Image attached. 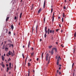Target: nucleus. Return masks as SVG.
<instances>
[{
    "label": "nucleus",
    "mask_w": 76,
    "mask_h": 76,
    "mask_svg": "<svg viewBox=\"0 0 76 76\" xmlns=\"http://www.w3.org/2000/svg\"><path fill=\"white\" fill-rule=\"evenodd\" d=\"M30 45V41H29L28 45V48H29V45Z\"/></svg>",
    "instance_id": "dca6fc26"
},
{
    "label": "nucleus",
    "mask_w": 76,
    "mask_h": 76,
    "mask_svg": "<svg viewBox=\"0 0 76 76\" xmlns=\"http://www.w3.org/2000/svg\"><path fill=\"white\" fill-rule=\"evenodd\" d=\"M50 34L52 33L53 34H54V30H50Z\"/></svg>",
    "instance_id": "f03ea898"
},
{
    "label": "nucleus",
    "mask_w": 76,
    "mask_h": 76,
    "mask_svg": "<svg viewBox=\"0 0 76 76\" xmlns=\"http://www.w3.org/2000/svg\"><path fill=\"white\" fill-rule=\"evenodd\" d=\"M36 60H37V61H38L39 60V58H37Z\"/></svg>",
    "instance_id": "4c0bfd02"
},
{
    "label": "nucleus",
    "mask_w": 76,
    "mask_h": 76,
    "mask_svg": "<svg viewBox=\"0 0 76 76\" xmlns=\"http://www.w3.org/2000/svg\"><path fill=\"white\" fill-rule=\"evenodd\" d=\"M34 7V4H32V6H31V10H32V9H33V7Z\"/></svg>",
    "instance_id": "a211bd4d"
},
{
    "label": "nucleus",
    "mask_w": 76,
    "mask_h": 76,
    "mask_svg": "<svg viewBox=\"0 0 76 76\" xmlns=\"http://www.w3.org/2000/svg\"><path fill=\"white\" fill-rule=\"evenodd\" d=\"M28 58V57H26V60H25V62H26V61L27 60V59Z\"/></svg>",
    "instance_id": "a878e982"
},
{
    "label": "nucleus",
    "mask_w": 76,
    "mask_h": 76,
    "mask_svg": "<svg viewBox=\"0 0 76 76\" xmlns=\"http://www.w3.org/2000/svg\"><path fill=\"white\" fill-rule=\"evenodd\" d=\"M65 16V15H64V13H63V17H64Z\"/></svg>",
    "instance_id": "72a5a7b5"
},
{
    "label": "nucleus",
    "mask_w": 76,
    "mask_h": 76,
    "mask_svg": "<svg viewBox=\"0 0 76 76\" xmlns=\"http://www.w3.org/2000/svg\"><path fill=\"white\" fill-rule=\"evenodd\" d=\"M52 18H53L52 21H53V22L54 21V17L53 16L52 17Z\"/></svg>",
    "instance_id": "412c9836"
},
{
    "label": "nucleus",
    "mask_w": 76,
    "mask_h": 76,
    "mask_svg": "<svg viewBox=\"0 0 76 76\" xmlns=\"http://www.w3.org/2000/svg\"><path fill=\"white\" fill-rule=\"evenodd\" d=\"M34 30V27H32V32H33V31Z\"/></svg>",
    "instance_id": "49530a36"
},
{
    "label": "nucleus",
    "mask_w": 76,
    "mask_h": 76,
    "mask_svg": "<svg viewBox=\"0 0 76 76\" xmlns=\"http://www.w3.org/2000/svg\"><path fill=\"white\" fill-rule=\"evenodd\" d=\"M61 47H64V46H63V44L61 45Z\"/></svg>",
    "instance_id": "09e8293b"
},
{
    "label": "nucleus",
    "mask_w": 76,
    "mask_h": 76,
    "mask_svg": "<svg viewBox=\"0 0 76 76\" xmlns=\"http://www.w3.org/2000/svg\"><path fill=\"white\" fill-rule=\"evenodd\" d=\"M62 22H64V20H63V18H62Z\"/></svg>",
    "instance_id": "c85d7f7f"
},
{
    "label": "nucleus",
    "mask_w": 76,
    "mask_h": 76,
    "mask_svg": "<svg viewBox=\"0 0 76 76\" xmlns=\"http://www.w3.org/2000/svg\"><path fill=\"white\" fill-rule=\"evenodd\" d=\"M44 55V53H42V56H43V55Z\"/></svg>",
    "instance_id": "a18cd8bd"
},
{
    "label": "nucleus",
    "mask_w": 76,
    "mask_h": 76,
    "mask_svg": "<svg viewBox=\"0 0 76 76\" xmlns=\"http://www.w3.org/2000/svg\"><path fill=\"white\" fill-rule=\"evenodd\" d=\"M52 47V46H51V45L49 46V48H51Z\"/></svg>",
    "instance_id": "393cba45"
},
{
    "label": "nucleus",
    "mask_w": 76,
    "mask_h": 76,
    "mask_svg": "<svg viewBox=\"0 0 76 76\" xmlns=\"http://www.w3.org/2000/svg\"><path fill=\"white\" fill-rule=\"evenodd\" d=\"M2 49H3V50H4V45L3 46V48H2Z\"/></svg>",
    "instance_id": "ea45409f"
},
{
    "label": "nucleus",
    "mask_w": 76,
    "mask_h": 76,
    "mask_svg": "<svg viewBox=\"0 0 76 76\" xmlns=\"http://www.w3.org/2000/svg\"><path fill=\"white\" fill-rule=\"evenodd\" d=\"M74 37H76V32H75L74 34Z\"/></svg>",
    "instance_id": "c756f323"
},
{
    "label": "nucleus",
    "mask_w": 76,
    "mask_h": 76,
    "mask_svg": "<svg viewBox=\"0 0 76 76\" xmlns=\"http://www.w3.org/2000/svg\"><path fill=\"white\" fill-rule=\"evenodd\" d=\"M17 18V17H16V16H15V17L14 19H15V20Z\"/></svg>",
    "instance_id": "a19ab883"
},
{
    "label": "nucleus",
    "mask_w": 76,
    "mask_h": 76,
    "mask_svg": "<svg viewBox=\"0 0 76 76\" xmlns=\"http://www.w3.org/2000/svg\"><path fill=\"white\" fill-rule=\"evenodd\" d=\"M74 63H73L72 64V68H73V66H74Z\"/></svg>",
    "instance_id": "bb28decb"
},
{
    "label": "nucleus",
    "mask_w": 76,
    "mask_h": 76,
    "mask_svg": "<svg viewBox=\"0 0 76 76\" xmlns=\"http://www.w3.org/2000/svg\"><path fill=\"white\" fill-rule=\"evenodd\" d=\"M11 65H12V64L10 62L9 64V68H10V69H11Z\"/></svg>",
    "instance_id": "0eeeda50"
},
{
    "label": "nucleus",
    "mask_w": 76,
    "mask_h": 76,
    "mask_svg": "<svg viewBox=\"0 0 76 76\" xmlns=\"http://www.w3.org/2000/svg\"><path fill=\"white\" fill-rule=\"evenodd\" d=\"M60 58V56H59L58 57V59H59V58Z\"/></svg>",
    "instance_id": "052dcab7"
},
{
    "label": "nucleus",
    "mask_w": 76,
    "mask_h": 76,
    "mask_svg": "<svg viewBox=\"0 0 76 76\" xmlns=\"http://www.w3.org/2000/svg\"><path fill=\"white\" fill-rule=\"evenodd\" d=\"M59 75H61V72H59Z\"/></svg>",
    "instance_id": "338daca9"
},
{
    "label": "nucleus",
    "mask_w": 76,
    "mask_h": 76,
    "mask_svg": "<svg viewBox=\"0 0 76 76\" xmlns=\"http://www.w3.org/2000/svg\"><path fill=\"white\" fill-rule=\"evenodd\" d=\"M48 34H50V28H49L48 30Z\"/></svg>",
    "instance_id": "9d476101"
},
{
    "label": "nucleus",
    "mask_w": 76,
    "mask_h": 76,
    "mask_svg": "<svg viewBox=\"0 0 76 76\" xmlns=\"http://www.w3.org/2000/svg\"><path fill=\"white\" fill-rule=\"evenodd\" d=\"M11 44L10 45V46H9V47H11Z\"/></svg>",
    "instance_id": "4d7b16f0"
},
{
    "label": "nucleus",
    "mask_w": 76,
    "mask_h": 76,
    "mask_svg": "<svg viewBox=\"0 0 76 76\" xmlns=\"http://www.w3.org/2000/svg\"><path fill=\"white\" fill-rule=\"evenodd\" d=\"M53 8H51V13H52L53 12Z\"/></svg>",
    "instance_id": "c9c22d12"
},
{
    "label": "nucleus",
    "mask_w": 76,
    "mask_h": 76,
    "mask_svg": "<svg viewBox=\"0 0 76 76\" xmlns=\"http://www.w3.org/2000/svg\"><path fill=\"white\" fill-rule=\"evenodd\" d=\"M49 59H48V64H49V63H50V57H49Z\"/></svg>",
    "instance_id": "f8f14e48"
},
{
    "label": "nucleus",
    "mask_w": 76,
    "mask_h": 76,
    "mask_svg": "<svg viewBox=\"0 0 76 76\" xmlns=\"http://www.w3.org/2000/svg\"><path fill=\"white\" fill-rule=\"evenodd\" d=\"M7 70H9V67L7 68Z\"/></svg>",
    "instance_id": "37998d69"
},
{
    "label": "nucleus",
    "mask_w": 76,
    "mask_h": 76,
    "mask_svg": "<svg viewBox=\"0 0 76 76\" xmlns=\"http://www.w3.org/2000/svg\"><path fill=\"white\" fill-rule=\"evenodd\" d=\"M59 70H60V69H61V67H59Z\"/></svg>",
    "instance_id": "e2e57ef3"
},
{
    "label": "nucleus",
    "mask_w": 76,
    "mask_h": 76,
    "mask_svg": "<svg viewBox=\"0 0 76 76\" xmlns=\"http://www.w3.org/2000/svg\"><path fill=\"white\" fill-rule=\"evenodd\" d=\"M54 53V51L52 49L51 52V55H53V54Z\"/></svg>",
    "instance_id": "1a4fd4ad"
},
{
    "label": "nucleus",
    "mask_w": 76,
    "mask_h": 76,
    "mask_svg": "<svg viewBox=\"0 0 76 76\" xmlns=\"http://www.w3.org/2000/svg\"><path fill=\"white\" fill-rule=\"evenodd\" d=\"M49 56L48 53H47L46 54V61H48V57Z\"/></svg>",
    "instance_id": "7ed1b4c3"
},
{
    "label": "nucleus",
    "mask_w": 76,
    "mask_h": 76,
    "mask_svg": "<svg viewBox=\"0 0 76 76\" xmlns=\"http://www.w3.org/2000/svg\"><path fill=\"white\" fill-rule=\"evenodd\" d=\"M41 11V9L40 8L39 10L38 11V13H40Z\"/></svg>",
    "instance_id": "ddd939ff"
},
{
    "label": "nucleus",
    "mask_w": 76,
    "mask_h": 76,
    "mask_svg": "<svg viewBox=\"0 0 76 76\" xmlns=\"http://www.w3.org/2000/svg\"><path fill=\"white\" fill-rule=\"evenodd\" d=\"M55 50V51H56V52H57V49L56 48H53L52 49V50L53 51V50Z\"/></svg>",
    "instance_id": "6e6552de"
},
{
    "label": "nucleus",
    "mask_w": 76,
    "mask_h": 76,
    "mask_svg": "<svg viewBox=\"0 0 76 76\" xmlns=\"http://www.w3.org/2000/svg\"><path fill=\"white\" fill-rule=\"evenodd\" d=\"M11 46L12 47H13V45L12 44H11Z\"/></svg>",
    "instance_id": "8fccbe9b"
},
{
    "label": "nucleus",
    "mask_w": 76,
    "mask_h": 76,
    "mask_svg": "<svg viewBox=\"0 0 76 76\" xmlns=\"http://www.w3.org/2000/svg\"><path fill=\"white\" fill-rule=\"evenodd\" d=\"M1 57L2 61H4V57L3 56H1Z\"/></svg>",
    "instance_id": "39448f33"
},
{
    "label": "nucleus",
    "mask_w": 76,
    "mask_h": 76,
    "mask_svg": "<svg viewBox=\"0 0 76 76\" xmlns=\"http://www.w3.org/2000/svg\"><path fill=\"white\" fill-rule=\"evenodd\" d=\"M11 59H10V58H9V59L8 60V61H10Z\"/></svg>",
    "instance_id": "c03bdc74"
},
{
    "label": "nucleus",
    "mask_w": 76,
    "mask_h": 76,
    "mask_svg": "<svg viewBox=\"0 0 76 76\" xmlns=\"http://www.w3.org/2000/svg\"><path fill=\"white\" fill-rule=\"evenodd\" d=\"M48 64H46V66H47V67H48Z\"/></svg>",
    "instance_id": "69168bd1"
},
{
    "label": "nucleus",
    "mask_w": 76,
    "mask_h": 76,
    "mask_svg": "<svg viewBox=\"0 0 76 76\" xmlns=\"http://www.w3.org/2000/svg\"><path fill=\"white\" fill-rule=\"evenodd\" d=\"M54 12H53V16H54Z\"/></svg>",
    "instance_id": "bf43d9fd"
},
{
    "label": "nucleus",
    "mask_w": 76,
    "mask_h": 76,
    "mask_svg": "<svg viewBox=\"0 0 76 76\" xmlns=\"http://www.w3.org/2000/svg\"><path fill=\"white\" fill-rule=\"evenodd\" d=\"M37 28H38V25H37L36 27V30L37 31Z\"/></svg>",
    "instance_id": "473e14b6"
},
{
    "label": "nucleus",
    "mask_w": 76,
    "mask_h": 76,
    "mask_svg": "<svg viewBox=\"0 0 76 76\" xmlns=\"http://www.w3.org/2000/svg\"><path fill=\"white\" fill-rule=\"evenodd\" d=\"M0 64L1 66H2V67H3V68L4 67H5L4 65L3 64V62H2V64Z\"/></svg>",
    "instance_id": "20e7f679"
},
{
    "label": "nucleus",
    "mask_w": 76,
    "mask_h": 76,
    "mask_svg": "<svg viewBox=\"0 0 76 76\" xmlns=\"http://www.w3.org/2000/svg\"><path fill=\"white\" fill-rule=\"evenodd\" d=\"M75 49H74L73 51V53L75 54Z\"/></svg>",
    "instance_id": "2f4dec72"
},
{
    "label": "nucleus",
    "mask_w": 76,
    "mask_h": 76,
    "mask_svg": "<svg viewBox=\"0 0 76 76\" xmlns=\"http://www.w3.org/2000/svg\"><path fill=\"white\" fill-rule=\"evenodd\" d=\"M45 34L44 35V37L45 38H46V36L47 35L46 34L48 33V31H47V27H45Z\"/></svg>",
    "instance_id": "f257e3e1"
},
{
    "label": "nucleus",
    "mask_w": 76,
    "mask_h": 76,
    "mask_svg": "<svg viewBox=\"0 0 76 76\" xmlns=\"http://www.w3.org/2000/svg\"><path fill=\"white\" fill-rule=\"evenodd\" d=\"M22 56L23 58H25V56H24V55L23 54V53L22 54Z\"/></svg>",
    "instance_id": "b1692460"
},
{
    "label": "nucleus",
    "mask_w": 76,
    "mask_h": 76,
    "mask_svg": "<svg viewBox=\"0 0 76 76\" xmlns=\"http://www.w3.org/2000/svg\"><path fill=\"white\" fill-rule=\"evenodd\" d=\"M8 54L9 55H11V52H10V51H9V52L8 53Z\"/></svg>",
    "instance_id": "5701e85b"
},
{
    "label": "nucleus",
    "mask_w": 76,
    "mask_h": 76,
    "mask_svg": "<svg viewBox=\"0 0 76 76\" xmlns=\"http://www.w3.org/2000/svg\"><path fill=\"white\" fill-rule=\"evenodd\" d=\"M11 56L12 57H13V56H15V54L14 53H12V52H11Z\"/></svg>",
    "instance_id": "2eb2a0df"
},
{
    "label": "nucleus",
    "mask_w": 76,
    "mask_h": 76,
    "mask_svg": "<svg viewBox=\"0 0 76 76\" xmlns=\"http://www.w3.org/2000/svg\"><path fill=\"white\" fill-rule=\"evenodd\" d=\"M7 56L8 57H9V55L8 54H7Z\"/></svg>",
    "instance_id": "13d9d810"
},
{
    "label": "nucleus",
    "mask_w": 76,
    "mask_h": 76,
    "mask_svg": "<svg viewBox=\"0 0 76 76\" xmlns=\"http://www.w3.org/2000/svg\"><path fill=\"white\" fill-rule=\"evenodd\" d=\"M6 56V54H5V53H4V56Z\"/></svg>",
    "instance_id": "680f3d73"
},
{
    "label": "nucleus",
    "mask_w": 76,
    "mask_h": 76,
    "mask_svg": "<svg viewBox=\"0 0 76 76\" xmlns=\"http://www.w3.org/2000/svg\"><path fill=\"white\" fill-rule=\"evenodd\" d=\"M66 9V7L65 6H64V9Z\"/></svg>",
    "instance_id": "58836bf2"
},
{
    "label": "nucleus",
    "mask_w": 76,
    "mask_h": 76,
    "mask_svg": "<svg viewBox=\"0 0 76 76\" xmlns=\"http://www.w3.org/2000/svg\"><path fill=\"white\" fill-rule=\"evenodd\" d=\"M6 33H7V31H8V29H6Z\"/></svg>",
    "instance_id": "f704fd0d"
},
{
    "label": "nucleus",
    "mask_w": 76,
    "mask_h": 76,
    "mask_svg": "<svg viewBox=\"0 0 76 76\" xmlns=\"http://www.w3.org/2000/svg\"><path fill=\"white\" fill-rule=\"evenodd\" d=\"M11 28L12 29H13L14 28V26H13V24L11 26Z\"/></svg>",
    "instance_id": "9b49d317"
},
{
    "label": "nucleus",
    "mask_w": 76,
    "mask_h": 76,
    "mask_svg": "<svg viewBox=\"0 0 76 76\" xmlns=\"http://www.w3.org/2000/svg\"><path fill=\"white\" fill-rule=\"evenodd\" d=\"M44 23H45V18H44Z\"/></svg>",
    "instance_id": "7c9ffc66"
},
{
    "label": "nucleus",
    "mask_w": 76,
    "mask_h": 76,
    "mask_svg": "<svg viewBox=\"0 0 76 76\" xmlns=\"http://www.w3.org/2000/svg\"><path fill=\"white\" fill-rule=\"evenodd\" d=\"M7 50H8V48L5 47V51H7Z\"/></svg>",
    "instance_id": "4be33fe9"
},
{
    "label": "nucleus",
    "mask_w": 76,
    "mask_h": 76,
    "mask_svg": "<svg viewBox=\"0 0 76 76\" xmlns=\"http://www.w3.org/2000/svg\"><path fill=\"white\" fill-rule=\"evenodd\" d=\"M57 73H58V70H57Z\"/></svg>",
    "instance_id": "0e129e2a"
},
{
    "label": "nucleus",
    "mask_w": 76,
    "mask_h": 76,
    "mask_svg": "<svg viewBox=\"0 0 76 76\" xmlns=\"http://www.w3.org/2000/svg\"><path fill=\"white\" fill-rule=\"evenodd\" d=\"M11 34V32L9 31V34Z\"/></svg>",
    "instance_id": "3c124183"
},
{
    "label": "nucleus",
    "mask_w": 76,
    "mask_h": 76,
    "mask_svg": "<svg viewBox=\"0 0 76 76\" xmlns=\"http://www.w3.org/2000/svg\"><path fill=\"white\" fill-rule=\"evenodd\" d=\"M28 76H29V73H30L29 69H28Z\"/></svg>",
    "instance_id": "6ab92c4d"
},
{
    "label": "nucleus",
    "mask_w": 76,
    "mask_h": 76,
    "mask_svg": "<svg viewBox=\"0 0 76 76\" xmlns=\"http://www.w3.org/2000/svg\"><path fill=\"white\" fill-rule=\"evenodd\" d=\"M59 59H58L57 60V62H58V61H59Z\"/></svg>",
    "instance_id": "de8ad7c7"
},
{
    "label": "nucleus",
    "mask_w": 76,
    "mask_h": 76,
    "mask_svg": "<svg viewBox=\"0 0 76 76\" xmlns=\"http://www.w3.org/2000/svg\"><path fill=\"white\" fill-rule=\"evenodd\" d=\"M45 1L43 5V8H45Z\"/></svg>",
    "instance_id": "423d86ee"
},
{
    "label": "nucleus",
    "mask_w": 76,
    "mask_h": 76,
    "mask_svg": "<svg viewBox=\"0 0 76 76\" xmlns=\"http://www.w3.org/2000/svg\"><path fill=\"white\" fill-rule=\"evenodd\" d=\"M34 52H33L32 53H31V57H32V56L34 55Z\"/></svg>",
    "instance_id": "f3484780"
},
{
    "label": "nucleus",
    "mask_w": 76,
    "mask_h": 76,
    "mask_svg": "<svg viewBox=\"0 0 76 76\" xmlns=\"http://www.w3.org/2000/svg\"><path fill=\"white\" fill-rule=\"evenodd\" d=\"M9 19V17H8L6 19V21H7L8 20V19Z\"/></svg>",
    "instance_id": "aec40b11"
},
{
    "label": "nucleus",
    "mask_w": 76,
    "mask_h": 76,
    "mask_svg": "<svg viewBox=\"0 0 76 76\" xmlns=\"http://www.w3.org/2000/svg\"><path fill=\"white\" fill-rule=\"evenodd\" d=\"M59 27L61 28V25L60 24V23L59 25Z\"/></svg>",
    "instance_id": "603ef678"
},
{
    "label": "nucleus",
    "mask_w": 76,
    "mask_h": 76,
    "mask_svg": "<svg viewBox=\"0 0 76 76\" xmlns=\"http://www.w3.org/2000/svg\"><path fill=\"white\" fill-rule=\"evenodd\" d=\"M58 30H59V29H57L56 31V32H58Z\"/></svg>",
    "instance_id": "e433bc0d"
},
{
    "label": "nucleus",
    "mask_w": 76,
    "mask_h": 76,
    "mask_svg": "<svg viewBox=\"0 0 76 76\" xmlns=\"http://www.w3.org/2000/svg\"><path fill=\"white\" fill-rule=\"evenodd\" d=\"M13 53L14 54H15V51H14V50H13Z\"/></svg>",
    "instance_id": "6e6d98bb"
},
{
    "label": "nucleus",
    "mask_w": 76,
    "mask_h": 76,
    "mask_svg": "<svg viewBox=\"0 0 76 76\" xmlns=\"http://www.w3.org/2000/svg\"><path fill=\"white\" fill-rule=\"evenodd\" d=\"M22 13H20V18H22Z\"/></svg>",
    "instance_id": "4468645a"
},
{
    "label": "nucleus",
    "mask_w": 76,
    "mask_h": 76,
    "mask_svg": "<svg viewBox=\"0 0 76 76\" xmlns=\"http://www.w3.org/2000/svg\"><path fill=\"white\" fill-rule=\"evenodd\" d=\"M75 72H73V75H74V76H75Z\"/></svg>",
    "instance_id": "5fc2aeb1"
},
{
    "label": "nucleus",
    "mask_w": 76,
    "mask_h": 76,
    "mask_svg": "<svg viewBox=\"0 0 76 76\" xmlns=\"http://www.w3.org/2000/svg\"><path fill=\"white\" fill-rule=\"evenodd\" d=\"M56 64H57V65H58V64H59L58 62H57Z\"/></svg>",
    "instance_id": "79ce46f5"
},
{
    "label": "nucleus",
    "mask_w": 76,
    "mask_h": 76,
    "mask_svg": "<svg viewBox=\"0 0 76 76\" xmlns=\"http://www.w3.org/2000/svg\"><path fill=\"white\" fill-rule=\"evenodd\" d=\"M28 66H31V64H30V63L28 62Z\"/></svg>",
    "instance_id": "cd10ccee"
},
{
    "label": "nucleus",
    "mask_w": 76,
    "mask_h": 76,
    "mask_svg": "<svg viewBox=\"0 0 76 76\" xmlns=\"http://www.w3.org/2000/svg\"><path fill=\"white\" fill-rule=\"evenodd\" d=\"M40 41H42V39H40Z\"/></svg>",
    "instance_id": "864d4df0"
},
{
    "label": "nucleus",
    "mask_w": 76,
    "mask_h": 76,
    "mask_svg": "<svg viewBox=\"0 0 76 76\" xmlns=\"http://www.w3.org/2000/svg\"><path fill=\"white\" fill-rule=\"evenodd\" d=\"M58 58V57L57 56L56 57V58L57 59Z\"/></svg>",
    "instance_id": "774afa93"
}]
</instances>
